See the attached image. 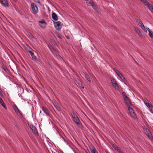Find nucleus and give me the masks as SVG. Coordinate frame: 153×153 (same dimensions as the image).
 Listing matches in <instances>:
<instances>
[{
    "label": "nucleus",
    "mask_w": 153,
    "mask_h": 153,
    "mask_svg": "<svg viewBox=\"0 0 153 153\" xmlns=\"http://www.w3.org/2000/svg\"><path fill=\"white\" fill-rule=\"evenodd\" d=\"M31 7L32 11L34 14H36L38 12V8L37 6L34 3H31Z\"/></svg>",
    "instance_id": "f257e3e1"
},
{
    "label": "nucleus",
    "mask_w": 153,
    "mask_h": 153,
    "mask_svg": "<svg viewBox=\"0 0 153 153\" xmlns=\"http://www.w3.org/2000/svg\"><path fill=\"white\" fill-rule=\"evenodd\" d=\"M54 24L56 29L58 30H59L62 27V25L59 21L54 22Z\"/></svg>",
    "instance_id": "f03ea898"
},
{
    "label": "nucleus",
    "mask_w": 153,
    "mask_h": 153,
    "mask_svg": "<svg viewBox=\"0 0 153 153\" xmlns=\"http://www.w3.org/2000/svg\"><path fill=\"white\" fill-rule=\"evenodd\" d=\"M144 131L146 135L149 139L152 141L153 140V137L150 131L148 129L146 128L144 130Z\"/></svg>",
    "instance_id": "7ed1b4c3"
},
{
    "label": "nucleus",
    "mask_w": 153,
    "mask_h": 153,
    "mask_svg": "<svg viewBox=\"0 0 153 153\" xmlns=\"http://www.w3.org/2000/svg\"><path fill=\"white\" fill-rule=\"evenodd\" d=\"M39 25L42 28H44L46 27L47 23L44 19H42L41 21H39Z\"/></svg>",
    "instance_id": "20e7f679"
},
{
    "label": "nucleus",
    "mask_w": 153,
    "mask_h": 153,
    "mask_svg": "<svg viewBox=\"0 0 153 153\" xmlns=\"http://www.w3.org/2000/svg\"><path fill=\"white\" fill-rule=\"evenodd\" d=\"M55 56L58 59H62L61 57L59 55L58 52L53 48L51 51Z\"/></svg>",
    "instance_id": "39448f33"
},
{
    "label": "nucleus",
    "mask_w": 153,
    "mask_h": 153,
    "mask_svg": "<svg viewBox=\"0 0 153 153\" xmlns=\"http://www.w3.org/2000/svg\"><path fill=\"white\" fill-rule=\"evenodd\" d=\"M127 107L129 111L130 114L134 118H136V115L135 113L134 112L132 108L130 107V106H128Z\"/></svg>",
    "instance_id": "423d86ee"
},
{
    "label": "nucleus",
    "mask_w": 153,
    "mask_h": 153,
    "mask_svg": "<svg viewBox=\"0 0 153 153\" xmlns=\"http://www.w3.org/2000/svg\"><path fill=\"white\" fill-rule=\"evenodd\" d=\"M111 83L113 85V86L115 88L117 89H118L119 88V86L115 79H111Z\"/></svg>",
    "instance_id": "0eeeda50"
},
{
    "label": "nucleus",
    "mask_w": 153,
    "mask_h": 153,
    "mask_svg": "<svg viewBox=\"0 0 153 153\" xmlns=\"http://www.w3.org/2000/svg\"><path fill=\"white\" fill-rule=\"evenodd\" d=\"M0 3L5 7H9V4L7 0H1Z\"/></svg>",
    "instance_id": "6e6552de"
},
{
    "label": "nucleus",
    "mask_w": 153,
    "mask_h": 153,
    "mask_svg": "<svg viewBox=\"0 0 153 153\" xmlns=\"http://www.w3.org/2000/svg\"><path fill=\"white\" fill-rule=\"evenodd\" d=\"M30 128L35 134H38V132L37 131L35 126L33 125H30Z\"/></svg>",
    "instance_id": "1a4fd4ad"
},
{
    "label": "nucleus",
    "mask_w": 153,
    "mask_h": 153,
    "mask_svg": "<svg viewBox=\"0 0 153 153\" xmlns=\"http://www.w3.org/2000/svg\"><path fill=\"white\" fill-rule=\"evenodd\" d=\"M13 108L16 113L18 114L19 113V114H21V111L18 109L17 106L15 104H14L13 105Z\"/></svg>",
    "instance_id": "9d476101"
},
{
    "label": "nucleus",
    "mask_w": 153,
    "mask_h": 153,
    "mask_svg": "<svg viewBox=\"0 0 153 153\" xmlns=\"http://www.w3.org/2000/svg\"><path fill=\"white\" fill-rule=\"evenodd\" d=\"M42 110L47 115L49 116L50 115V113L48 111V110L46 108L42 107Z\"/></svg>",
    "instance_id": "9b49d317"
},
{
    "label": "nucleus",
    "mask_w": 153,
    "mask_h": 153,
    "mask_svg": "<svg viewBox=\"0 0 153 153\" xmlns=\"http://www.w3.org/2000/svg\"><path fill=\"white\" fill-rule=\"evenodd\" d=\"M91 6L92 7L93 9L96 11L98 13H99L100 12V10L98 9L97 6L96 4H94V3L92 4V5Z\"/></svg>",
    "instance_id": "f8f14e48"
},
{
    "label": "nucleus",
    "mask_w": 153,
    "mask_h": 153,
    "mask_svg": "<svg viewBox=\"0 0 153 153\" xmlns=\"http://www.w3.org/2000/svg\"><path fill=\"white\" fill-rule=\"evenodd\" d=\"M29 52L32 57V59L33 60H36L37 59V58L36 56L34 55V53L31 51H30Z\"/></svg>",
    "instance_id": "ddd939ff"
},
{
    "label": "nucleus",
    "mask_w": 153,
    "mask_h": 153,
    "mask_svg": "<svg viewBox=\"0 0 153 153\" xmlns=\"http://www.w3.org/2000/svg\"><path fill=\"white\" fill-rule=\"evenodd\" d=\"M53 104L56 108L59 111L60 110V107L58 106V103L55 100L53 101Z\"/></svg>",
    "instance_id": "4468645a"
},
{
    "label": "nucleus",
    "mask_w": 153,
    "mask_h": 153,
    "mask_svg": "<svg viewBox=\"0 0 153 153\" xmlns=\"http://www.w3.org/2000/svg\"><path fill=\"white\" fill-rule=\"evenodd\" d=\"M73 120L75 123L77 125H79L80 121L78 117L73 118Z\"/></svg>",
    "instance_id": "2eb2a0df"
},
{
    "label": "nucleus",
    "mask_w": 153,
    "mask_h": 153,
    "mask_svg": "<svg viewBox=\"0 0 153 153\" xmlns=\"http://www.w3.org/2000/svg\"><path fill=\"white\" fill-rule=\"evenodd\" d=\"M52 19L55 21H57L58 20L57 15L55 13H53L52 14Z\"/></svg>",
    "instance_id": "dca6fc26"
},
{
    "label": "nucleus",
    "mask_w": 153,
    "mask_h": 153,
    "mask_svg": "<svg viewBox=\"0 0 153 153\" xmlns=\"http://www.w3.org/2000/svg\"><path fill=\"white\" fill-rule=\"evenodd\" d=\"M86 2L88 6H91L94 2L92 0H86Z\"/></svg>",
    "instance_id": "f3484780"
},
{
    "label": "nucleus",
    "mask_w": 153,
    "mask_h": 153,
    "mask_svg": "<svg viewBox=\"0 0 153 153\" xmlns=\"http://www.w3.org/2000/svg\"><path fill=\"white\" fill-rule=\"evenodd\" d=\"M148 30L149 32V35L151 38H153V33L152 31H151L149 28H146Z\"/></svg>",
    "instance_id": "a211bd4d"
},
{
    "label": "nucleus",
    "mask_w": 153,
    "mask_h": 153,
    "mask_svg": "<svg viewBox=\"0 0 153 153\" xmlns=\"http://www.w3.org/2000/svg\"><path fill=\"white\" fill-rule=\"evenodd\" d=\"M125 100V102H126V103L127 105V107L130 106V105H131V104L130 102V100L129 98Z\"/></svg>",
    "instance_id": "6ab92c4d"
},
{
    "label": "nucleus",
    "mask_w": 153,
    "mask_h": 153,
    "mask_svg": "<svg viewBox=\"0 0 153 153\" xmlns=\"http://www.w3.org/2000/svg\"><path fill=\"white\" fill-rule=\"evenodd\" d=\"M76 83L78 84L79 85H80V87L82 88H84V87L83 86V85H82L81 82L78 79L77 80H76Z\"/></svg>",
    "instance_id": "aec40b11"
},
{
    "label": "nucleus",
    "mask_w": 153,
    "mask_h": 153,
    "mask_svg": "<svg viewBox=\"0 0 153 153\" xmlns=\"http://www.w3.org/2000/svg\"><path fill=\"white\" fill-rule=\"evenodd\" d=\"M136 31L137 34L140 36H142V34L141 33V32L140 30L138 28H137L135 30Z\"/></svg>",
    "instance_id": "412c9836"
},
{
    "label": "nucleus",
    "mask_w": 153,
    "mask_h": 153,
    "mask_svg": "<svg viewBox=\"0 0 153 153\" xmlns=\"http://www.w3.org/2000/svg\"><path fill=\"white\" fill-rule=\"evenodd\" d=\"M0 103L4 108H5V109L7 108L6 105L4 103L2 99H1V100H0Z\"/></svg>",
    "instance_id": "4be33fe9"
},
{
    "label": "nucleus",
    "mask_w": 153,
    "mask_h": 153,
    "mask_svg": "<svg viewBox=\"0 0 153 153\" xmlns=\"http://www.w3.org/2000/svg\"><path fill=\"white\" fill-rule=\"evenodd\" d=\"M146 5L151 11L153 10V6L149 3Z\"/></svg>",
    "instance_id": "5701e85b"
},
{
    "label": "nucleus",
    "mask_w": 153,
    "mask_h": 153,
    "mask_svg": "<svg viewBox=\"0 0 153 153\" xmlns=\"http://www.w3.org/2000/svg\"><path fill=\"white\" fill-rule=\"evenodd\" d=\"M136 22H137L138 23V25L140 27L141 26H142V25H143V24L142 22L140 20L138 19H137Z\"/></svg>",
    "instance_id": "b1692460"
},
{
    "label": "nucleus",
    "mask_w": 153,
    "mask_h": 153,
    "mask_svg": "<svg viewBox=\"0 0 153 153\" xmlns=\"http://www.w3.org/2000/svg\"><path fill=\"white\" fill-rule=\"evenodd\" d=\"M85 77L87 80L89 81V82H91L90 77L88 74H85Z\"/></svg>",
    "instance_id": "393cba45"
},
{
    "label": "nucleus",
    "mask_w": 153,
    "mask_h": 153,
    "mask_svg": "<svg viewBox=\"0 0 153 153\" xmlns=\"http://www.w3.org/2000/svg\"><path fill=\"white\" fill-rule=\"evenodd\" d=\"M91 151L92 153H96L97 152L96 151L95 148L93 146H92V148H91Z\"/></svg>",
    "instance_id": "a878e982"
},
{
    "label": "nucleus",
    "mask_w": 153,
    "mask_h": 153,
    "mask_svg": "<svg viewBox=\"0 0 153 153\" xmlns=\"http://www.w3.org/2000/svg\"><path fill=\"white\" fill-rule=\"evenodd\" d=\"M144 4L146 5L149 2L146 0H140Z\"/></svg>",
    "instance_id": "bb28decb"
},
{
    "label": "nucleus",
    "mask_w": 153,
    "mask_h": 153,
    "mask_svg": "<svg viewBox=\"0 0 153 153\" xmlns=\"http://www.w3.org/2000/svg\"><path fill=\"white\" fill-rule=\"evenodd\" d=\"M118 76L122 80H125V77L123 76V74L120 73V74H119Z\"/></svg>",
    "instance_id": "cd10ccee"
},
{
    "label": "nucleus",
    "mask_w": 153,
    "mask_h": 153,
    "mask_svg": "<svg viewBox=\"0 0 153 153\" xmlns=\"http://www.w3.org/2000/svg\"><path fill=\"white\" fill-rule=\"evenodd\" d=\"M71 116L72 117L74 118L76 117H77L76 114V113L74 112H73L71 113Z\"/></svg>",
    "instance_id": "c85d7f7f"
},
{
    "label": "nucleus",
    "mask_w": 153,
    "mask_h": 153,
    "mask_svg": "<svg viewBox=\"0 0 153 153\" xmlns=\"http://www.w3.org/2000/svg\"><path fill=\"white\" fill-rule=\"evenodd\" d=\"M141 28V29L144 30L146 32H147V30H146V29L145 28V27H144V25H142V26H140Z\"/></svg>",
    "instance_id": "c756f323"
},
{
    "label": "nucleus",
    "mask_w": 153,
    "mask_h": 153,
    "mask_svg": "<svg viewBox=\"0 0 153 153\" xmlns=\"http://www.w3.org/2000/svg\"><path fill=\"white\" fill-rule=\"evenodd\" d=\"M28 35L31 38H34L33 36L30 33H28Z\"/></svg>",
    "instance_id": "7c9ffc66"
},
{
    "label": "nucleus",
    "mask_w": 153,
    "mask_h": 153,
    "mask_svg": "<svg viewBox=\"0 0 153 153\" xmlns=\"http://www.w3.org/2000/svg\"><path fill=\"white\" fill-rule=\"evenodd\" d=\"M114 71H115V72H116V73L117 74L118 76L121 73L119 71H118L116 69H114Z\"/></svg>",
    "instance_id": "2f4dec72"
},
{
    "label": "nucleus",
    "mask_w": 153,
    "mask_h": 153,
    "mask_svg": "<svg viewBox=\"0 0 153 153\" xmlns=\"http://www.w3.org/2000/svg\"><path fill=\"white\" fill-rule=\"evenodd\" d=\"M149 109L150 111L153 114V106L152 105L151 107H149Z\"/></svg>",
    "instance_id": "473e14b6"
},
{
    "label": "nucleus",
    "mask_w": 153,
    "mask_h": 153,
    "mask_svg": "<svg viewBox=\"0 0 153 153\" xmlns=\"http://www.w3.org/2000/svg\"><path fill=\"white\" fill-rule=\"evenodd\" d=\"M48 47L51 51L54 48L51 45H48Z\"/></svg>",
    "instance_id": "72a5a7b5"
},
{
    "label": "nucleus",
    "mask_w": 153,
    "mask_h": 153,
    "mask_svg": "<svg viewBox=\"0 0 153 153\" xmlns=\"http://www.w3.org/2000/svg\"><path fill=\"white\" fill-rule=\"evenodd\" d=\"M146 106L149 108V107H151L152 106V105L149 104V103L146 104Z\"/></svg>",
    "instance_id": "f704fd0d"
},
{
    "label": "nucleus",
    "mask_w": 153,
    "mask_h": 153,
    "mask_svg": "<svg viewBox=\"0 0 153 153\" xmlns=\"http://www.w3.org/2000/svg\"><path fill=\"white\" fill-rule=\"evenodd\" d=\"M145 104L147 103H148V100L146 98H145L143 100Z\"/></svg>",
    "instance_id": "c9c22d12"
},
{
    "label": "nucleus",
    "mask_w": 153,
    "mask_h": 153,
    "mask_svg": "<svg viewBox=\"0 0 153 153\" xmlns=\"http://www.w3.org/2000/svg\"><path fill=\"white\" fill-rule=\"evenodd\" d=\"M122 95L123 96V98H124L125 96H127L125 92H122Z\"/></svg>",
    "instance_id": "e433bc0d"
},
{
    "label": "nucleus",
    "mask_w": 153,
    "mask_h": 153,
    "mask_svg": "<svg viewBox=\"0 0 153 153\" xmlns=\"http://www.w3.org/2000/svg\"><path fill=\"white\" fill-rule=\"evenodd\" d=\"M3 69H4V70L5 71H7V68L5 67V66H4L3 68Z\"/></svg>",
    "instance_id": "4c0bfd02"
},
{
    "label": "nucleus",
    "mask_w": 153,
    "mask_h": 153,
    "mask_svg": "<svg viewBox=\"0 0 153 153\" xmlns=\"http://www.w3.org/2000/svg\"><path fill=\"white\" fill-rule=\"evenodd\" d=\"M123 98V99H124V100H127L128 99H129V98L127 96H125V97H124Z\"/></svg>",
    "instance_id": "58836bf2"
},
{
    "label": "nucleus",
    "mask_w": 153,
    "mask_h": 153,
    "mask_svg": "<svg viewBox=\"0 0 153 153\" xmlns=\"http://www.w3.org/2000/svg\"><path fill=\"white\" fill-rule=\"evenodd\" d=\"M57 36L60 39H61V34H58L57 35Z\"/></svg>",
    "instance_id": "ea45409f"
},
{
    "label": "nucleus",
    "mask_w": 153,
    "mask_h": 153,
    "mask_svg": "<svg viewBox=\"0 0 153 153\" xmlns=\"http://www.w3.org/2000/svg\"><path fill=\"white\" fill-rule=\"evenodd\" d=\"M118 152L120 153H124L123 152L120 150H119V151H118Z\"/></svg>",
    "instance_id": "a19ab883"
},
{
    "label": "nucleus",
    "mask_w": 153,
    "mask_h": 153,
    "mask_svg": "<svg viewBox=\"0 0 153 153\" xmlns=\"http://www.w3.org/2000/svg\"><path fill=\"white\" fill-rule=\"evenodd\" d=\"M115 149L117 150L118 151H118H119V150H120L118 147H117V148H116Z\"/></svg>",
    "instance_id": "79ce46f5"
},
{
    "label": "nucleus",
    "mask_w": 153,
    "mask_h": 153,
    "mask_svg": "<svg viewBox=\"0 0 153 153\" xmlns=\"http://www.w3.org/2000/svg\"><path fill=\"white\" fill-rule=\"evenodd\" d=\"M86 153H91L88 150V151H86Z\"/></svg>",
    "instance_id": "37998d69"
},
{
    "label": "nucleus",
    "mask_w": 153,
    "mask_h": 153,
    "mask_svg": "<svg viewBox=\"0 0 153 153\" xmlns=\"http://www.w3.org/2000/svg\"><path fill=\"white\" fill-rule=\"evenodd\" d=\"M1 89H0V94H1Z\"/></svg>",
    "instance_id": "c03bdc74"
},
{
    "label": "nucleus",
    "mask_w": 153,
    "mask_h": 153,
    "mask_svg": "<svg viewBox=\"0 0 153 153\" xmlns=\"http://www.w3.org/2000/svg\"><path fill=\"white\" fill-rule=\"evenodd\" d=\"M151 12L153 13V10Z\"/></svg>",
    "instance_id": "a18cd8bd"
},
{
    "label": "nucleus",
    "mask_w": 153,
    "mask_h": 153,
    "mask_svg": "<svg viewBox=\"0 0 153 153\" xmlns=\"http://www.w3.org/2000/svg\"><path fill=\"white\" fill-rule=\"evenodd\" d=\"M67 38L68 39H69V37H68V36L67 37Z\"/></svg>",
    "instance_id": "49530a36"
},
{
    "label": "nucleus",
    "mask_w": 153,
    "mask_h": 153,
    "mask_svg": "<svg viewBox=\"0 0 153 153\" xmlns=\"http://www.w3.org/2000/svg\"><path fill=\"white\" fill-rule=\"evenodd\" d=\"M2 99L0 97V100H1Z\"/></svg>",
    "instance_id": "de8ad7c7"
}]
</instances>
